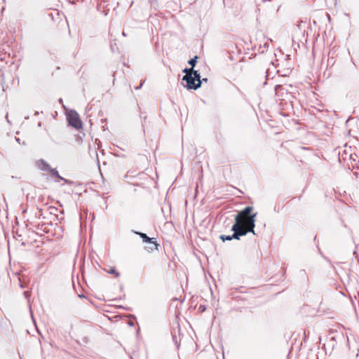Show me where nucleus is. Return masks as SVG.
Returning <instances> with one entry per match:
<instances>
[{"label":"nucleus","instance_id":"obj_1","mask_svg":"<svg viewBox=\"0 0 359 359\" xmlns=\"http://www.w3.org/2000/svg\"><path fill=\"white\" fill-rule=\"evenodd\" d=\"M253 210L252 206H248L236 216V222L231 229L235 239H239L240 236H245L248 232L255 233L254 228L257 212H254Z\"/></svg>","mask_w":359,"mask_h":359},{"label":"nucleus","instance_id":"obj_2","mask_svg":"<svg viewBox=\"0 0 359 359\" xmlns=\"http://www.w3.org/2000/svg\"><path fill=\"white\" fill-rule=\"evenodd\" d=\"M182 80L186 81L184 86L187 89L196 90L201 87L202 83L200 74L198 72L194 74L191 76V74L184 75L182 78Z\"/></svg>","mask_w":359,"mask_h":359},{"label":"nucleus","instance_id":"obj_3","mask_svg":"<svg viewBox=\"0 0 359 359\" xmlns=\"http://www.w3.org/2000/svg\"><path fill=\"white\" fill-rule=\"evenodd\" d=\"M67 121L69 125L74 128L79 130L83 127V123L79 117V114L75 111H70L67 114Z\"/></svg>","mask_w":359,"mask_h":359},{"label":"nucleus","instance_id":"obj_4","mask_svg":"<svg viewBox=\"0 0 359 359\" xmlns=\"http://www.w3.org/2000/svg\"><path fill=\"white\" fill-rule=\"evenodd\" d=\"M136 233L142 238L144 243H149L151 245V246L149 248L151 251L158 250V244L156 241H154V238L148 237L147 234L144 233L136 232Z\"/></svg>","mask_w":359,"mask_h":359},{"label":"nucleus","instance_id":"obj_5","mask_svg":"<svg viewBox=\"0 0 359 359\" xmlns=\"http://www.w3.org/2000/svg\"><path fill=\"white\" fill-rule=\"evenodd\" d=\"M104 271L107 273L113 275L115 278H118L120 276V273L116 271L115 267H110L108 269H104Z\"/></svg>","mask_w":359,"mask_h":359},{"label":"nucleus","instance_id":"obj_6","mask_svg":"<svg viewBox=\"0 0 359 359\" xmlns=\"http://www.w3.org/2000/svg\"><path fill=\"white\" fill-rule=\"evenodd\" d=\"M40 168L43 170H48L49 169V165L43 160H40L38 162Z\"/></svg>","mask_w":359,"mask_h":359},{"label":"nucleus","instance_id":"obj_7","mask_svg":"<svg viewBox=\"0 0 359 359\" xmlns=\"http://www.w3.org/2000/svg\"><path fill=\"white\" fill-rule=\"evenodd\" d=\"M183 72L186 74L185 75H189V74H191L193 75L194 74L198 72L197 71L194 70L193 68H190V69H184L183 70Z\"/></svg>","mask_w":359,"mask_h":359},{"label":"nucleus","instance_id":"obj_8","mask_svg":"<svg viewBox=\"0 0 359 359\" xmlns=\"http://www.w3.org/2000/svg\"><path fill=\"white\" fill-rule=\"evenodd\" d=\"M220 238L223 241H231V239L234 238L233 237V234L232 236H224V235H222L220 236Z\"/></svg>","mask_w":359,"mask_h":359},{"label":"nucleus","instance_id":"obj_9","mask_svg":"<svg viewBox=\"0 0 359 359\" xmlns=\"http://www.w3.org/2000/svg\"><path fill=\"white\" fill-rule=\"evenodd\" d=\"M197 58H198V57L195 56L194 58L191 59L189 61V64L191 65V68H193V69H194V67L196 65Z\"/></svg>","mask_w":359,"mask_h":359},{"label":"nucleus","instance_id":"obj_10","mask_svg":"<svg viewBox=\"0 0 359 359\" xmlns=\"http://www.w3.org/2000/svg\"><path fill=\"white\" fill-rule=\"evenodd\" d=\"M51 173L53 175L59 177L58 172L55 170H51Z\"/></svg>","mask_w":359,"mask_h":359}]
</instances>
